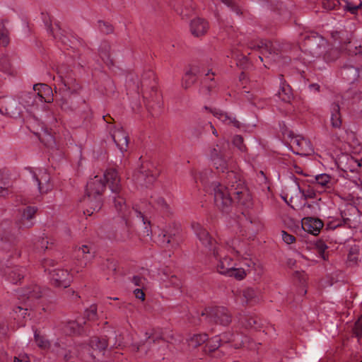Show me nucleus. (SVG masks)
<instances>
[{
	"instance_id": "nucleus-25",
	"label": "nucleus",
	"mask_w": 362,
	"mask_h": 362,
	"mask_svg": "<svg viewBox=\"0 0 362 362\" xmlns=\"http://www.w3.org/2000/svg\"><path fill=\"white\" fill-rule=\"evenodd\" d=\"M314 187L318 192H325L327 189L331 190L333 187L332 177L326 173L317 175L312 181Z\"/></svg>"
},
{
	"instance_id": "nucleus-26",
	"label": "nucleus",
	"mask_w": 362,
	"mask_h": 362,
	"mask_svg": "<svg viewBox=\"0 0 362 362\" xmlns=\"http://www.w3.org/2000/svg\"><path fill=\"white\" fill-rule=\"evenodd\" d=\"M110 134L114 142L119 151L122 153L127 151L129 139L128 134L124 131V129L120 128L117 129L113 132L110 130Z\"/></svg>"
},
{
	"instance_id": "nucleus-59",
	"label": "nucleus",
	"mask_w": 362,
	"mask_h": 362,
	"mask_svg": "<svg viewBox=\"0 0 362 362\" xmlns=\"http://www.w3.org/2000/svg\"><path fill=\"white\" fill-rule=\"evenodd\" d=\"M340 35H341V40H340V44H348L351 42V32L348 31L346 29H340Z\"/></svg>"
},
{
	"instance_id": "nucleus-64",
	"label": "nucleus",
	"mask_w": 362,
	"mask_h": 362,
	"mask_svg": "<svg viewBox=\"0 0 362 362\" xmlns=\"http://www.w3.org/2000/svg\"><path fill=\"white\" fill-rule=\"evenodd\" d=\"M354 330L358 337H362V315L356 322Z\"/></svg>"
},
{
	"instance_id": "nucleus-15",
	"label": "nucleus",
	"mask_w": 362,
	"mask_h": 362,
	"mask_svg": "<svg viewBox=\"0 0 362 362\" xmlns=\"http://www.w3.org/2000/svg\"><path fill=\"white\" fill-rule=\"evenodd\" d=\"M19 104V101L11 96H1L0 97V113L11 117H17L21 112Z\"/></svg>"
},
{
	"instance_id": "nucleus-7",
	"label": "nucleus",
	"mask_w": 362,
	"mask_h": 362,
	"mask_svg": "<svg viewBox=\"0 0 362 362\" xmlns=\"http://www.w3.org/2000/svg\"><path fill=\"white\" fill-rule=\"evenodd\" d=\"M203 74L204 76L201 81L199 92L202 94L209 95L212 88L216 86L213 78L215 74L211 69L207 70L206 72L204 68L198 64L191 65L189 69L185 71L182 80V88L185 89L190 88L195 83L198 78Z\"/></svg>"
},
{
	"instance_id": "nucleus-57",
	"label": "nucleus",
	"mask_w": 362,
	"mask_h": 362,
	"mask_svg": "<svg viewBox=\"0 0 362 362\" xmlns=\"http://www.w3.org/2000/svg\"><path fill=\"white\" fill-rule=\"evenodd\" d=\"M223 4L226 5L231 11L235 13L238 16H241L243 12L238 5L233 0H224Z\"/></svg>"
},
{
	"instance_id": "nucleus-41",
	"label": "nucleus",
	"mask_w": 362,
	"mask_h": 362,
	"mask_svg": "<svg viewBox=\"0 0 362 362\" xmlns=\"http://www.w3.org/2000/svg\"><path fill=\"white\" fill-rule=\"evenodd\" d=\"M207 340L208 335L206 334H195L187 339V343L189 347L195 349L206 342Z\"/></svg>"
},
{
	"instance_id": "nucleus-56",
	"label": "nucleus",
	"mask_w": 362,
	"mask_h": 362,
	"mask_svg": "<svg viewBox=\"0 0 362 362\" xmlns=\"http://www.w3.org/2000/svg\"><path fill=\"white\" fill-rule=\"evenodd\" d=\"M98 28L100 31L104 34H110L113 32V27L111 24L103 21H98Z\"/></svg>"
},
{
	"instance_id": "nucleus-23",
	"label": "nucleus",
	"mask_w": 362,
	"mask_h": 362,
	"mask_svg": "<svg viewBox=\"0 0 362 362\" xmlns=\"http://www.w3.org/2000/svg\"><path fill=\"white\" fill-rule=\"evenodd\" d=\"M302 228L308 233L317 235L324 226L322 221L315 217H305L301 221Z\"/></svg>"
},
{
	"instance_id": "nucleus-51",
	"label": "nucleus",
	"mask_w": 362,
	"mask_h": 362,
	"mask_svg": "<svg viewBox=\"0 0 362 362\" xmlns=\"http://www.w3.org/2000/svg\"><path fill=\"white\" fill-rule=\"evenodd\" d=\"M211 160L216 168L218 170L221 171L223 173H224L225 170L228 169L227 163L226 159L223 158V156H221L218 158H215Z\"/></svg>"
},
{
	"instance_id": "nucleus-11",
	"label": "nucleus",
	"mask_w": 362,
	"mask_h": 362,
	"mask_svg": "<svg viewBox=\"0 0 362 362\" xmlns=\"http://www.w3.org/2000/svg\"><path fill=\"white\" fill-rule=\"evenodd\" d=\"M83 318H78L74 321H69L64 326V332L67 334L81 335L84 332V326L86 325L85 319L88 320H95L97 318V306L91 305L84 312Z\"/></svg>"
},
{
	"instance_id": "nucleus-61",
	"label": "nucleus",
	"mask_w": 362,
	"mask_h": 362,
	"mask_svg": "<svg viewBox=\"0 0 362 362\" xmlns=\"http://www.w3.org/2000/svg\"><path fill=\"white\" fill-rule=\"evenodd\" d=\"M49 242L47 240V238H40L36 244V247L38 250L45 251L46 250L50 248V247H49Z\"/></svg>"
},
{
	"instance_id": "nucleus-53",
	"label": "nucleus",
	"mask_w": 362,
	"mask_h": 362,
	"mask_svg": "<svg viewBox=\"0 0 362 362\" xmlns=\"http://www.w3.org/2000/svg\"><path fill=\"white\" fill-rule=\"evenodd\" d=\"M236 58V64L241 69H247L250 66V61L247 57L244 54H235Z\"/></svg>"
},
{
	"instance_id": "nucleus-6",
	"label": "nucleus",
	"mask_w": 362,
	"mask_h": 362,
	"mask_svg": "<svg viewBox=\"0 0 362 362\" xmlns=\"http://www.w3.org/2000/svg\"><path fill=\"white\" fill-rule=\"evenodd\" d=\"M105 186V181L99 175H95L88 181L83 197V202L86 206L84 214L91 216L101 209L103 203V193Z\"/></svg>"
},
{
	"instance_id": "nucleus-40",
	"label": "nucleus",
	"mask_w": 362,
	"mask_h": 362,
	"mask_svg": "<svg viewBox=\"0 0 362 362\" xmlns=\"http://www.w3.org/2000/svg\"><path fill=\"white\" fill-rule=\"evenodd\" d=\"M151 199L153 207H155L157 210H159L165 216H169L171 214V207L165 202L164 198L161 197L153 198L151 197Z\"/></svg>"
},
{
	"instance_id": "nucleus-8",
	"label": "nucleus",
	"mask_w": 362,
	"mask_h": 362,
	"mask_svg": "<svg viewBox=\"0 0 362 362\" xmlns=\"http://www.w3.org/2000/svg\"><path fill=\"white\" fill-rule=\"evenodd\" d=\"M132 83V88L139 94H141L144 99L146 100V105L151 106V101L158 100L159 95L157 93V81L153 71L151 69L146 70L143 72L141 79L136 83L134 82L132 78H129L127 81V86L131 88Z\"/></svg>"
},
{
	"instance_id": "nucleus-29",
	"label": "nucleus",
	"mask_w": 362,
	"mask_h": 362,
	"mask_svg": "<svg viewBox=\"0 0 362 362\" xmlns=\"http://www.w3.org/2000/svg\"><path fill=\"white\" fill-rule=\"evenodd\" d=\"M209 24L206 21L201 18L193 19L190 23V30L195 37H199L206 33Z\"/></svg>"
},
{
	"instance_id": "nucleus-52",
	"label": "nucleus",
	"mask_w": 362,
	"mask_h": 362,
	"mask_svg": "<svg viewBox=\"0 0 362 362\" xmlns=\"http://www.w3.org/2000/svg\"><path fill=\"white\" fill-rule=\"evenodd\" d=\"M256 297V292L252 288H247L243 291V303L246 304L252 302Z\"/></svg>"
},
{
	"instance_id": "nucleus-33",
	"label": "nucleus",
	"mask_w": 362,
	"mask_h": 362,
	"mask_svg": "<svg viewBox=\"0 0 362 362\" xmlns=\"http://www.w3.org/2000/svg\"><path fill=\"white\" fill-rule=\"evenodd\" d=\"M206 341L207 342L204 347V351L206 354L215 353L216 356H220V353L222 352V351H218V349L223 346L221 342V337L216 335Z\"/></svg>"
},
{
	"instance_id": "nucleus-39",
	"label": "nucleus",
	"mask_w": 362,
	"mask_h": 362,
	"mask_svg": "<svg viewBox=\"0 0 362 362\" xmlns=\"http://www.w3.org/2000/svg\"><path fill=\"white\" fill-rule=\"evenodd\" d=\"M0 71L9 76L17 74V70L12 66L9 57L5 54L0 57Z\"/></svg>"
},
{
	"instance_id": "nucleus-20",
	"label": "nucleus",
	"mask_w": 362,
	"mask_h": 362,
	"mask_svg": "<svg viewBox=\"0 0 362 362\" xmlns=\"http://www.w3.org/2000/svg\"><path fill=\"white\" fill-rule=\"evenodd\" d=\"M160 341H163V339L159 334L147 332L145 333V341H141L139 344H134L133 347L136 351H141L147 354L151 349L152 344H159Z\"/></svg>"
},
{
	"instance_id": "nucleus-62",
	"label": "nucleus",
	"mask_w": 362,
	"mask_h": 362,
	"mask_svg": "<svg viewBox=\"0 0 362 362\" xmlns=\"http://www.w3.org/2000/svg\"><path fill=\"white\" fill-rule=\"evenodd\" d=\"M361 7L362 3H360L358 5H354L353 3L349 1H346V4L344 6L345 9L352 14L356 13L358 10Z\"/></svg>"
},
{
	"instance_id": "nucleus-44",
	"label": "nucleus",
	"mask_w": 362,
	"mask_h": 362,
	"mask_svg": "<svg viewBox=\"0 0 362 362\" xmlns=\"http://www.w3.org/2000/svg\"><path fill=\"white\" fill-rule=\"evenodd\" d=\"M34 339L37 346L44 350L49 349L50 347L49 341L36 330L34 333Z\"/></svg>"
},
{
	"instance_id": "nucleus-24",
	"label": "nucleus",
	"mask_w": 362,
	"mask_h": 362,
	"mask_svg": "<svg viewBox=\"0 0 362 362\" xmlns=\"http://www.w3.org/2000/svg\"><path fill=\"white\" fill-rule=\"evenodd\" d=\"M73 255L78 265L81 267H84L93 257V252L90 251L88 245H83L81 247H76Z\"/></svg>"
},
{
	"instance_id": "nucleus-49",
	"label": "nucleus",
	"mask_w": 362,
	"mask_h": 362,
	"mask_svg": "<svg viewBox=\"0 0 362 362\" xmlns=\"http://www.w3.org/2000/svg\"><path fill=\"white\" fill-rule=\"evenodd\" d=\"M207 122H198L192 128V134L196 138H199L204 132L208 131Z\"/></svg>"
},
{
	"instance_id": "nucleus-27",
	"label": "nucleus",
	"mask_w": 362,
	"mask_h": 362,
	"mask_svg": "<svg viewBox=\"0 0 362 362\" xmlns=\"http://www.w3.org/2000/svg\"><path fill=\"white\" fill-rule=\"evenodd\" d=\"M33 89L36 91L38 101L48 103L53 101V93L49 86L45 83L35 84Z\"/></svg>"
},
{
	"instance_id": "nucleus-60",
	"label": "nucleus",
	"mask_w": 362,
	"mask_h": 362,
	"mask_svg": "<svg viewBox=\"0 0 362 362\" xmlns=\"http://www.w3.org/2000/svg\"><path fill=\"white\" fill-rule=\"evenodd\" d=\"M339 4V1L338 0H323L322 1L324 8L327 10L335 9Z\"/></svg>"
},
{
	"instance_id": "nucleus-14",
	"label": "nucleus",
	"mask_w": 362,
	"mask_h": 362,
	"mask_svg": "<svg viewBox=\"0 0 362 362\" xmlns=\"http://www.w3.org/2000/svg\"><path fill=\"white\" fill-rule=\"evenodd\" d=\"M158 174L157 170L153 171L144 165H141L134 173L133 178L137 185L148 187L156 180Z\"/></svg>"
},
{
	"instance_id": "nucleus-3",
	"label": "nucleus",
	"mask_w": 362,
	"mask_h": 362,
	"mask_svg": "<svg viewBox=\"0 0 362 362\" xmlns=\"http://www.w3.org/2000/svg\"><path fill=\"white\" fill-rule=\"evenodd\" d=\"M57 74L60 83H58V88L55 87V93H57L58 89L60 95L59 105L63 111L73 112L80 105L85 103V100L79 95L81 87L66 66H59Z\"/></svg>"
},
{
	"instance_id": "nucleus-1",
	"label": "nucleus",
	"mask_w": 362,
	"mask_h": 362,
	"mask_svg": "<svg viewBox=\"0 0 362 362\" xmlns=\"http://www.w3.org/2000/svg\"><path fill=\"white\" fill-rule=\"evenodd\" d=\"M213 178L211 172L206 170L195 176V182L200 181L206 192L214 194V202L218 210L229 214L234 204L249 209L252 205V197L240 175L233 170H228L224 177V184L217 182H210Z\"/></svg>"
},
{
	"instance_id": "nucleus-9",
	"label": "nucleus",
	"mask_w": 362,
	"mask_h": 362,
	"mask_svg": "<svg viewBox=\"0 0 362 362\" xmlns=\"http://www.w3.org/2000/svg\"><path fill=\"white\" fill-rule=\"evenodd\" d=\"M44 22L47 32L52 35L57 42H60L62 45L70 47L76 45L78 41L76 36L71 31L63 29L59 21L55 22L54 26L45 19H44Z\"/></svg>"
},
{
	"instance_id": "nucleus-5",
	"label": "nucleus",
	"mask_w": 362,
	"mask_h": 362,
	"mask_svg": "<svg viewBox=\"0 0 362 362\" xmlns=\"http://www.w3.org/2000/svg\"><path fill=\"white\" fill-rule=\"evenodd\" d=\"M103 177L111 191L109 201L112 202L117 213L125 218L129 211L126 202L127 192L121 183L118 172L115 168H108L104 173Z\"/></svg>"
},
{
	"instance_id": "nucleus-17",
	"label": "nucleus",
	"mask_w": 362,
	"mask_h": 362,
	"mask_svg": "<svg viewBox=\"0 0 362 362\" xmlns=\"http://www.w3.org/2000/svg\"><path fill=\"white\" fill-rule=\"evenodd\" d=\"M304 45L313 54H320L321 48L326 45L325 40L318 33L310 32L304 37Z\"/></svg>"
},
{
	"instance_id": "nucleus-37",
	"label": "nucleus",
	"mask_w": 362,
	"mask_h": 362,
	"mask_svg": "<svg viewBox=\"0 0 362 362\" xmlns=\"http://www.w3.org/2000/svg\"><path fill=\"white\" fill-rule=\"evenodd\" d=\"M37 97L35 89L30 92H22L19 95V103L25 107L33 106L38 102Z\"/></svg>"
},
{
	"instance_id": "nucleus-22",
	"label": "nucleus",
	"mask_w": 362,
	"mask_h": 362,
	"mask_svg": "<svg viewBox=\"0 0 362 362\" xmlns=\"http://www.w3.org/2000/svg\"><path fill=\"white\" fill-rule=\"evenodd\" d=\"M248 49L259 52V59L263 61L262 56L270 54L274 52L272 42L266 40H252L247 44Z\"/></svg>"
},
{
	"instance_id": "nucleus-48",
	"label": "nucleus",
	"mask_w": 362,
	"mask_h": 362,
	"mask_svg": "<svg viewBox=\"0 0 362 362\" xmlns=\"http://www.w3.org/2000/svg\"><path fill=\"white\" fill-rule=\"evenodd\" d=\"M293 177L295 182L297 183L299 191L303 194V196H304L306 199L315 198L316 192H317V190H316L315 189L314 185H313V187H308V189H303V188L300 187L299 183L297 182L298 178L296 177L294 175H293Z\"/></svg>"
},
{
	"instance_id": "nucleus-30",
	"label": "nucleus",
	"mask_w": 362,
	"mask_h": 362,
	"mask_svg": "<svg viewBox=\"0 0 362 362\" xmlns=\"http://www.w3.org/2000/svg\"><path fill=\"white\" fill-rule=\"evenodd\" d=\"M7 279L13 284H17L24 278L26 274V269L22 267L15 266L8 267L5 272Z\"/></svg>"
},
{
	"instance_id": "nucleus-43",
	"label": "nucleus",
	"mask_w": 362,
	"mask_h": 362,
	"mask_svg": "<svg viewBox=\"0 0 362 362\" xmlns=\"http://www.w3.org/2000/svg\"><path fill=\"white\" fill-rule=\"evenodd\" d=\"M6 21L0 22V45L6 47L10 42L9 31L5 25Z\"/></svg>"
},
{
	"instance_id": "nucleus-18",
	"label": "nucleus",
	"mask_w": 362,
	"mask_h": 362,
	"mask_svg": "<svg viewBox=\"0 0 362 362\" xmlns=\"http://www.w3.org/2000/svg\"><path fill=\"white\" fill-rule=\"evenodd\" d=\"M358 210L356 207L350 206L348 209L341 211V219L336 218L329 221L326 225V229L334 230L338 227L342 226L347 228H351L352 221L349 216L351 214H356L358 213Z\"/></svg>"
},
{
	"instance_id": "nucleus-28",
	"label": "nucleus",
	"mask_w": 362,
	"mask_h": 362,
	"mask_svg": "<svg viewBox=\"0 0 362 362\" xmlns=\"http://www.w3.org/2000/svg\"><path fill=\"white\" fill-rule=\"evenodd\" d=\"M45 292V290L42 289L40 286L32 284L23 288L20 295L23 297V300L26 299L28 301H33L42 297Z\"/></svg>"
},
{
	"instance_id": "nucleus-35",
	"label": "nucleus",
	"mask_w": 362,
	"mask_h": 362,
	"mask_svg": "<svg viewBox=\"0 0 362 362\" xmlns=\"http://www.w3.org/2000/svg\"><path fill=\"white\" fill-rule=\"evenodd\" d=\"M331 125L332 128L340 129L342 124L341 115L339 105L333 103L331 105Z\"/></svg>"
},
{
	"instance_id": "nucleus-4",
	"label": "nucleus",
	"mask_w": 362,
	"mask_h": 362,
	"mask_svg": "<svg viewBox=\"0 0 362 362\" xmlns=\"http://www.w3.org/2000/svg\"><path fill=\"white\" fill-rule=\"evenodd\" d=\"M192 228L202 245L209 252L218 262L216 269L221 274L227 276L232 269L236 266L233 259L228 257L221 258L219 244L214 239L203 226L197 222L192 223Z\"/></svg>"
},
{
	"instance_id": "nucleus-63",
	"label": "nucleus",
	"mask_w": 362,
	"mask_h": 362,
	"mask_svg": "<svg viewBox=\"0 0 362 362\" xmlns=\"http://www.w3.org/2000/svg\"><path fill=\"white\" fill-rule=\"evenodd\" d=\"M279 127L282 134L285 138H287L288 139L295 134L293 131L290 130L286 127L284 122L279 123Z\"/></svg>"
},
{
	"instance_id": "nucleus-42",
	"label": "nucleus",
	"mask_w": 362,
	"mask_h": 362,
	"mask_svg": "<svg viewBox=\"0 0 362 362\" xmlns=\"http://www.w3.org/2000/svg\"><path fill=\"white\" fill-rule=\"evenodd\" d=\"M40 140L48 148H54L57 146L54 136L47 129H45L40 136Z\"/></svg>"
},
{
	"instance_id": "nucleus-21",
	"label": "nucleus",
	"mask_w": 362,
	"mask_h": 362,
	"mask_svg": "<svg viewBox=\"0 0 362 362\" xmlns=\"http://www.w3.org/2000/svg\"><path fill=\"white\" fill-rule=\"evenodd\" d=\"M288 139L292 151L298 155H307L310 150V142L300 135L294 134Z\"/></svg>"
},
{
	"instance_id": "nucleus-38",
	"label": "nucleus",
	"mask_w": 362,
	"mask_h": 362,
	"mask_svg": "<svg viewBox=\"0 0 362 362\" xmlns=\"http://www.w3.org/2000/svg\"><path fill=\"white\" fill-rule=\"evenodd\" d=\"M242 325L245 328H251L255 330H259L262 326V320L256 315H247L241 320Z\"/></svg>"
},
{
	"instance_id": "nucleus-50",
	"label": "nucleus",
	"mask_w": 362,
	"mask_h": 362,
	"mask_svg": "<svg viewBox=\"0 0 362 362\" xmlns=\"http://www.w3.org/2000/svg\"><path fill=\"white\" fill-rule=\"evenodd\" d=\"M339 55L340 52L338 49L332 48L325 53L323 58L327 62H332L337 60L339 57Z\"/></svg>"
},
{
	"instance_id": "nucleus-16",
	"label": "nucleus",
	"mask_w": 362,
	"mask_h": 362,
	"mask_svg": "<svg viewBox=\"0 0 362 362\" xmlns=\"http://www.w3.org/2000/svg\"><path fill=\"white\" fill-rule=\"evenodd\" d=\"M30 173L40 194H47L52 189L53 184L51 182L50 175L47 170L40 169L37 172H33L30 170Z\"/></svg>"
},
{
	"instance_id": "nucleus-54",
	"label": "nucleus",
	"mask_w": 362,
	"mask_h": 362,
	"mask_svg": "<svg viewBox=\"0 0 362 362\" xmlns=\"http://www.w3.org/2000/svg\"><path fill=\"white\" fill-rule=\"evenodd\" d=\"M13 310L14 314L16 315V317H15V318H18V320L25 319L29 315V314L28 313V309L27 307L21 305L16 306Z\"/></svg>"
},
{
	"instance_id": "nucleus-36",
	"label": "nucleus",
	"mask_w": 362,
	"mask_h": 362,
	"mask_svg": "<svg viewBox=\"0 0 362 362\" xmlns=\"http://www.w3.org/2000/svg\"><path fill=\"white\" fill-rule=\"evenodd\" d=\"M89 346L93 351H98V354L103 356L104 351L108 346V341L105 338L93 337L90 339Z\"/></svg>"
},
{
	"instance_id": "nucleus-34",
	"label": "nucleus",
	"mask_w": 362,
	"mask_h": 362,
	"mask_svg": "<svg viewBox=\"0 0 362 362\" xmlns=\"http://www.w3.org/2000/svg\"><path fill=\"white\" fill-rule=\"evenodd\" d=\"M341 76L350 83L354 82L359 77V70L351 64H345L341 69Z\"/></svg>"
},
{
	"instance_id": "nucleus-19",
	"label": "nucleus",
	"mask_w": 362,
	"mask_h": 362,
	"mask_svg": "<svg viewBox=\"0 0 362 362\" xmlns=\"http://www.w3.org/2000/svg\"><path fill=\"white\" fill-rule=\"evenodd\" d=\"M206 110L209 111L215 117L220 120L223 124L234 127L237 129H240L242 127L241 123L233 116V114L223 111L219 108L209 107L204 106Z\"/></svg>"
},
{
	"instance_id": "nucleus-47",
	"label": "nucleus",
	"mask_w": 362,
	"mask_h": 362,
	"mask_svg": "<svg viewBox=\"0 0 362 362\" xmlns=\"http://www.w3.org/2000/svg\"><path fill=\"white\" fill-rule=\"evenodd\" d=\"M242 214L245 221L252 226V230H259L262 228V223L258 218L251 216L246 211L242 212Z\"/></svg>"
},
{
	"instance_id": "nucleus-12",
	"label": "nucleus",
	"mask_w": 362,
	"mask_h": 362,
	"mask_svg": "<svg viewBox=\"0 0 362 362\" xmlns=\"http://www.w3.org/2000/svg\"><path fill=\"white\" fill-rule=\"evenodd\" d=\"M202 316H206L209 322H214L223 326H228L232 321V315L228 308L223 306H214L205 308L202 312Z\"/></svg>"
},
{
	"instance_id": "nucleus-2",
	"label": "nucleus",
	"mask_w": 362,
	"mask_h": 362,
	"mask_svg": "<svg viewBox=\"0 0 362 362\" xmlns=\"http://www.w3.org/2000/svg\"><path fill=\"white\" fill-rule=\"evenodd\" d=\"M37 210L36 206H26L22 210L21 217L15 223L9 220H4L0 223V236L3 250L11 252V255H16L17 257L21 256V252L17 247L18 233L35 226Z\"/></svg>"
},
{
	"instance_id": "nucleus-55",
	"label": "nucleus",
	"mask_w": 362,
	"mask_h": 362,
	"mask_svg": "<svg viewBox=\"0 0 362 362\" xmlns=\"http://www.w3.org/2000/svg\"><path fill=\"white\" fill-rule=\"evenodd\" d=\"M221 337V342L222 345L225 344L230 343L231 341H234L235 340V338L238 336V334H235L233 332H225L220 335H218Z\"/></svg>"
},
{
	"instance_id": "nucleus-45",
	"label": "nucleus",
	"mask_w": 362,
	"mask_h": 362,
	"mask_svg": "<svg viewBox=\"0 0 362 362\" xmlns=\"http://www.w3.org/2000/svg\"><path fill=\"white\" fill-rule=\"evenodd\" d=\"M249 269H245L243 267L237 268L235 266L228 274L227 276L234 277L237 280H243L247 276Z\"/></svg>"
},
{
	"instance_id": "nucleus-13",
	"label": "nucleus",
	"mask_w": 362,
	"mask_h": 362,
	"mask_svg": "<svg viewBox=\"0 0 362 362\" xmlns=\"http://www.w3.org/2000/svg\"><path fill=\"white\" fill-rule=\"evenodd\" d=\"M159 242L166 247H175L182 241L180 229L177 226H169L158 235Z\"/></svg>"
},
{
	"instance_id": "nucleus-32",
	"label": "nucleus",
	"mask_w": 362,
	"mask_h": 362,
	"mask_svg": "<svg viewBox=\"0 0 362 362\" xmlns=\"http://www.w3.org/2000/svg\"><path fill=\"white\" fill-rule=\"evenodd\" d=\"M111 46L109 42L102 41L98 47V54L104 63L109 67L114 66L110 54Z\"/></svg>"
},
{
	"instance_id": "nucleus-31",
	"label": "nucleus",
	"mask_w": 362,
	"mask_h": 362,
	"mask_svg": "<svg viewBox=\"0 0 362 362\" xmlns=\"http://www.w3.org/2000/svg\"><path fill=\"white\" fill-rule=\"evenodd\" d=\"M279 81L280 88L278 92L279 98L285 103H291L293 98L291 87L287 83L283 75L279 76Z\"/></svg>"
},
{
	"instance_id": "nucleus-10",
	"label": "nucleus",
	"mask_w": 362,
	"mask_h": 362,
	"mask_svg": "<svg viewBox=\"0 0 362 362\" xmlns=\"http://www.w3.org/2000/svg\"><path fill=\"white\" fill-rule=\"evenodd\" d=\"M54 264L55 262L53 259H45L42 263L45 271L49 270L52 284L57 287H68L71 281V276L67 269L47 268L48 266L54 267Z\"/></svg>"
},
{
	"instance_id": "nucleus-46",
	"label": "nucleus",
	"mask_w": 362,
	"mask_h": 362,
	"mask_svg": "<svg viewBox=\"0 0 362 362\" xmlns=\"http://www.w3.org/2000/svg\"><path fill=\"white\" fill-rule=\"evenodd\" d=\"M315 248L318 252L319 256L323 259V260H328V253L326 252V250L328 248V246L326 245V243L322 240H318L316 241L315 244Z\"/></svg>"
},
{
	"instance_id": "nucleus-58",
	"label": "nucleus",
	"mask_w": 362,
	"mask_h": 362,
	"mask_svg": "<svg viewBox=\"0 0 362 362\" xmlns=\"http://www.w3.org/2000/svg\"><path fill=\"white\" fill-rule=\"evenodd\" d=\"M233 144L242 152L247 151V147L243 143V138L240 135H235L233 140Z\"/></svg>"
}]
</instances>
